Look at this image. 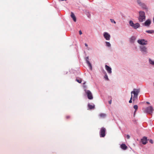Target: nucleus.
I'll return each instance as SVG.
<instances>
[{"instance_id": "f257e3e1", "label": "nucleus", "mask_w": 154, "mask_h": 154, "mask_svg": "<svg viewBox=\"0 0 154 154\" xmlns=\"http://www.w3.org/2000/svg\"><path fill=\"white\" fill-rule=\"evenodd\" d=\"M146 19V16L145 12L143 11H140L139 12V16L138 20L140 22H142L145 20Z\"/></svg>"}, {"instance_id": "f03ea898", "label": "nucleus", "mask_w": 154, "mask_h": 154, "mask_svg": "<svg viewBox=\"0 0 154 154\" xmlns=\"http://www.w3.org/2000/svg\"><path fill=\"white\" fill-rule=\"evenodd\" d=\"M140 92V89L139 88H134L133 89V91L131 92V94L132 95V94H134V96L133 97V100H134L137 99V96Z\"/></svg>"}, {"instance_id": "7ed1b4c3", "label": "nucleus", "mask_w": 154, "mask_h": 154, "mask_svg": "<svg viewBox=\"0 0 154 154\" xmlns=\"http://www.w3.org/2000/svg\"><path fill=\"white\" fill-rule=\"evenodd\" d=\"M143 110L144 113H148L151 114L153 113L154 109L152 106H149L146 108H143Z\"/></svg>"}, {"instance_id": "20e7f679", "label": "nucleus", "mask_w": 154, "mask_h": 154, "mask_svg": "<svg viewBox=\"0 0 154 154\" xmlns=\"http://www.w3.org/2000/svg\"><path fill=\"white\" fill-rule=\"evenodd\" d=\"M139 48L140 51L143 54H146L148 53L147 48L146 47L144 46H140Z\"/></svg>"}, {"instance_id": "39448f33", "label": "nucleus", "mask_w": 154, "mask_h": 154, "mask_svg": "<svg viewBox=\"0 0 154 154\" xmlns=\"http://www.w3.org/2000/svg\"><path fill=\"white\" fill-rule=\"evenodd\" d=\"M129 24L131 26L135 29H137L140 26V25L138 23H134L132 20L129 21Z\"/></svg>"}, {"instance_id": "423d86ee", "label": "nucleus", "mask_w": 154, "mask_h": 154, "mask_svg": "<svg viewBox=\"0 0 154 154\" xmlns=\"http://www.w3.org/2000/svg\"><path fill=\"white\" fill-rule=\"evenodd\" d=\"M137 43L142 46L146 45L147 44V41L145 39H139L137 41Z\"/></svg>"}, {"instance_id": "0eeeda50", "label": "nucleus", "mask_w": 154, "mask_h": 154, "mask_svg": "<svg viewBox=\"0 0 154 154\" xmlns=\"http://www.w3.org/2000/svg\"><path fill=\"white\" fill-rule=\"evenodd\" d=\"M103 35L105 39L109 41L110 39L111 36L109 33L107 32H104L103 33Z\"/></svg>"}, {"instance_id": "6e6552de", "label": "nucleus", "mask_w": 154, "mask_h": 154, "mask_svg": "<svg viewBox=\"0 0 154 154\" xmlns=\"http://www.w3.org/2000/svg\"><path fill=\"white\" fill-rule=\"evenodd\" d=\"M106 130L104 128H102L100 131V137H103L105 135Z\"/></svg>"}, {"instance_id": "1a4fd4ad", "label": "nucleus", "mask_w": 154, "mask_h": 154, "mask_svg": "<svg viewBox=\"0 0 154 154\" xmlns=\"http://www.w3.org/2000/svg\"><path fill=\"white\" fill-rule=\"evenodd\" d=\"M151 23L152 21L151 20L148 19L143 23V25L149 27L150 26Z\"/></svg>"}, {"instance_id": "9d476101", "label": "nucleus", "mask_w": 154, "mask_h": 154, "mask_svg": "<svg viewBox=\"0 0 154 154\" xmlns=\"http://www.w3.org/2000/svg\"><path fill=\"white\" fill-rule=\"evenodd\" d=\"M85 92L87 95L88 99L90 100L92 99L93 97L91 92L88 90H85Z\"/></svg>"}, {"instance_id": "9b49d317", "label": "nucleus", "mask_w": 154, "mask_h": 154, "mask_svg": "<svg viewBox=\"0 0 154 154\" xmlns=\"http://www.w3.org/2000/svg\"><path fill=\"white\" fill-rule=\"evenodd\" d=\"M105 68L108 74H110L112 73V69L111 67L107 65H105Z\"/></svg>"}, {"instance_id": "f8f14e48", "label": "nucleus", "mask_w": 154, "mask_h": 154, "mask_svg": "<svg viewBox=\"0 0 154 154\" xmlns=\"http://www.w3.org/2000/svg\"><path fill=\"white\" fill-rule=\"evenodd\" d=\"M86 61L88 65V66L89 67L90 69L91 70L92 69V65L89 61V58L88 57H87L86 58Z\"/></svg>"}, {"instance_id": "ddd939ff", "label": "nucleus", "mask_w": 154, "mask_h": 154, "mask_svg": "<svg viewBox=\"0 0 154 154\" xmlns=\"http://www.w3.org/2000/svg\"><path fill=\"white\" fill-rule=\"evenodd\" d=\"M141 141L142 143L143 144H146L147 143V138L146 137H144L141 139Z\"/></svg>"}, {"instance_id": "4468645a", "label": "nucleus", "mask_w": 154, "mask_h": 154, "mask_svg": "<svg viewBox=\"0 0 154 154\" xmlns=\"http://www.w3.org/2000/svg\"><path fill=\"white\" fill-rule=\"evenodd\" d=\"M140 6L143 9L146 10H148V8L144 3H142Z\"/></svg>"}, {"instance_id": "2eb2a0df", "label": "nucleus", "mask_w": 154, "mask_h": 154, "mask_svg": "<svg viewBox=\"0 0 154 154\" xmlns=\"http://www.w3.org/2000/svg\"><path fill=\"white\" fill-rule=\"evenodd\" d=\"M148 61L149 64L154 66V60L151 58H149Z\"/></svg>"}, {"instance_id": "dca6fc26", "label": "nucleus", "mask_w": 154, "mask_h": 154, "mask_svg": "<svg viewBox=\"0 0 154 154\" xmlns=\"http://www.w3.org/2000/svg\"><path fill=\"white\" fill-rule=\"evenodd\" d=\"M136 39V37L135 36H132L130 39V42L131 43H134Z\"/></svg>"}, {"instance_id": "f3484780", "label": "nucleus", "mask_w": 154, "mask_h": 154, "mask_svg": "<svg viewBox=\"0 0 154 154\" xmlns=\"http://www.w3.org/2000/svg\"><path fill=\"white\" fill-rule=\"evenodd\" d=\"M71 17L72 18L73 21L74 22H76V20L75 17L73 13L72 12L71 13Z\"/></svg>"}, {"instance_id": "a211bd4d", "label": "nucleus", "mask_w": 154, "mask_h": 154, "mask_svg": "<svg viewBox=\"0 0 154 154\" xmlns=\"http://www.w3.org/2000/svg\"><path fill=\"white\" fill-rule=\"evenodd\" d=\"M121 148L124 150H125L127 149V147L125 144H122L121 145Z\"/></svg>"}, {"instance_id": "6ab92c4d", "label": "nucleus", "mask_w": 154, "mask_h": 154, "mask_svg": "<svg viewBox=\"0 0 154 154\" xmlns=\"http://www.w3.org/2000/svg\"><path fill=\"white\" fill-rule=\"evenodd\" d=\"M88 106L89 108L90 109H94V108L95 106L94 104H93V105H91L90 104H88Z\"/></svg>"}, {"instance_id": "aec40b11", "label": "nucleus", "mask_w": 154, "mask_h": 154, "mask_svg": "<svg viewBox=\"0 0 154 154\" xmlns=\"http://www.w3.org/2000/svg\"><path fill=\"white\" fill-rule=\"evenodd\" d=\"M99 116L101 118H104L106 117V115L105 113H101L100 114Z\"/></svg>"}, {"instance_id": "412c9836", "label": "nucleus", "mask_w": 154, "mask_h": 154, "mask_svg": "<svg viewBox=\"0 0 154 154\" xmlns=\"http://www.w3.org/2000/svg\"><path fill=\"white\" fill-rule=\"evenodd\" d=\"M104 73H105V75L104 76V78L106 80H107V81H109V79L108 78L107 75L106 73V72L104 71Z\"/></svg>"}, {"instance_id": "4be33fe9", "label": "nucleus", "mask_w": 154, "mask_h": 154, "mask_svg": "<svg viewBox=\"0 0 154 154\" xmlns=\"http://www.w3.org/2000/svg\"><path fill=\"white\" fill-rule=\"evenodd\" d=\"M146 32H147L148 33H149V34H152V33H153L154 32V30H146Z\"/></svg>"}, {"instance_id": "5701e85b", "label": "nucleus", "mask_w": 154, "mask_h": 154, "mask_svg": "<svg viewBox=\"0 0 154 154\" xmlns=\"http://www.w3.org/2000/svg\"><path fill=\"white\" fill-rule=\"evenodd\" d=\"M105 44L106 46L108 47H110L111 46V45L109 42H105Z\"/></svg>"}, {"instance_id": "b1692460", "label": "nucleus", "mask_w": 154, "mask_h": 154, "mask_svg": "<svg viewBox=\"0 0 154 154\" xmlns=\"http://www.w3.org/2000/svg\"><path fill=\"white\" fill-rule=\"evenodd\" d=\"M137 4L140 5V4L142 3L143 2H141L140 0H137Z\"/></svg>"}, {"instance_id": "393cba45", "label": "nucleus", "mask_w": 154, "mask_h": 154, "mask_svg": "<svg viewBox=\"0 0 154 154\" xmlns=\"http://www.w3.org/2000/svg\"><path fill=\"white\" fill-rule=\"evenodd\" d=\"M134 108L137 110L138 109V106L137 105H135L134 106Z\"/></svg>"}, {"instance_id": "a878e982", "label": "nucleus", "mask_w": 154, "mask_h": 154, "mask_svg": "<svg viewBox=\"0 0 154 154\" xmlns=\"http://www.w3.org/2000/svg\"><path fill=\"white\" fill-rule=\"evenodd\" d=\"M110 20L112 23H114L115 24L116 23V22L114 20L111 19H110Z\"/></svg>"}, {"instance_id": "bb28decb", "label": "nucleus", "mask_w": 154, "mask_h": 154, "mask_svg": "<svg viewBox=\"0 0 154 154\" xmlns=\"http://www.w3.org/2000/svg\"><path fill=\"white\" fill-rule=\"evenodd\" d=\"M132 95H131V98H130V100H129V102L130 103H132Z\"/></svg>"}, {"instance_id": "cd10ccee", "label": "nucleus", "mask_w": 154, "mask_h": 154, "mask_svg": "<svg viewBox=\"0 0 154 154\" xmlns=\"http://www.w3.org/2000/svg\"><path fill=\"white\" fill-rule=\"evenodd\" d=\"M76 81L79 83H81L82 82V80L81 79H76Z\"/></svg>"}, {"instance_id": "c85d7f7f", "label": "nucleus", "mask_w": 154, "mask_h": 154, "mask_svg": "<svg viewBox=\"0 0 154 154\" xmlns=\"http://www.w3.org/2000/svg\"><path fill=\"white\" fill-rule=\"evenodd\" d=\"M149 142L151 143L152 144L153 143V140H151V139H150V140H149Z\"/></svg>"}, {"instance_id": "c756f323", "label": "nucleus", "mask_w": 154, "mask_h": 154, "mask_svg": "<svg viewBox=\"0 0 154 154\" xmlns=\"http://www.w3.org/2000/svg\"><path fill=\"white\" fill-rule=\"evenodd\" d=\"M126 137L128 139H129L130 138V137L128 135H127L126 136Z\"/></svg>"}, {"instance_id": "7c9ffc66", "label": "nucleus", "mask_w": 154, "mask_h": 154, "mask_svg": "<svg viewBox=\"0 0 154 154\" xmlns=\"http://www.w3.org/2000/svg\"><path fill=\"white\" fill-rule=\"evenodd\" d=\"M79 34L80 35H81L82 34V32L81 30H79Z\"/></svg>"}, {"instance_id": "2f4dec72", "label": "nucleus", "mask_w": 154, "mask_h": 154, "mask_svg": "<svg viewBox=\"0 0 154 154\" xmlns=\"http://www.w3.org/2000/svg\"><path fill=\"white\" fill-rule=\"evenodd\" d=\"M112 103V101L111 100H110L109 101V104H111Z\"/></svg>"}, {"instance_id": "473e14b6", "label": "nucleus", "mask_w": 154, "mask_h": 154, "mask_svg": "<svg viewBox=\"0 0 154 154\" xmlns=\"http://www.w3.org/2000/svg\"><path fill=\"white\" fill-rule=\"evenodd\" d=\"M85 45L86 47H88V45L86 43H85Z\"/></svg>"}, {"instance_id": "72a5a7b5", "label": "nucleus", "mask_w": 154, "mask_h": 154, "mask_svg": "<svg viewBox=\"0 0 154 154\" xmlns=\"http://www.w3.org/2000/svg\"><path fill=\"white\" fill-rule=\"evenodd\" d=\"M152 20H153V23H154V16L153 17V18Z\"/></svg>"}, {"instance_id": "f704fd0d", "label": "nucleus", "mask_w": 154, "mask_h": 154, "mask_svg": "<svg viewBox=\"0 0 154 154\" xmlns=\"http://www.w3.org/2000/svg\"><path fill=\"white\" fill-rule=\"evenodd\" d=\"M90 16V14H89H89H88V17H89Z\"/></svg>"}, {"instance_id": "c9c22d12", "label": "nucleus", "mask_w": 154, "mask_h": 154, "mask_svg": "<svg viewBox=\"0 0 154 154\" xmlns=\"http://www.w3.org/2000/svg\"><path fill=\"white\" fill-rule=\"evenodd\" d=\"M146 103H147L148 104H150V103L149 102H146Z\"/></svg>"}, {"instance_id": "e433bc0d", "label": "nucleus", "mask_w": 154, "mask_h": 154, "mask_svg": "<svg viewBox=\"0 0 154 154\" xmlns=\"http://www.w3.org/2000/svg\"><path fill=\"white\" fill-rule=\"evenodd\" d=\"M136 110H135V111L134 112V115L135 114V113H136Z\"/></svg>"}, {"instance_id": "4c0bfd02", "label": "nucleus", "mask_w": 154, "mask_h": 154, "mask_svg": "<svg viewBox=\"0 0 154 154\" xmlns=\"http://www.w3.org/2000/svg\"><path fill=\"white\" fill-rule=\"evenodd\" d=\"M86 82H85L84 83V84H85V83Z\"/></svg>"}, {"instance_id": "58836bf2", "label": "nucleus", "mask_w": 154, "mask_h": 154, "mask_svg": "<svg viewBox=\"0 0 154 154\" xmlns=\"http://www.w3.org/2000/svg\"><path fill=\"white\" fill-rule=\"evenodd\" d=\"M69 118V117L67 116V118Z\"/></svg>"}, {"instance_id": "ea45409f", "label": "nucleus", "mask_w": 154, "mask_h": 154, "mask_svg": "<svg viewBox=\"0 0 154 154\" xmlns=\"http://www.w3.org/2000/svg\"><path fill=\"white\" fill-rule=\"evenodd\" d=\"M69 118V117L67 116V118Z\"/></svg>"}]
</instances>
